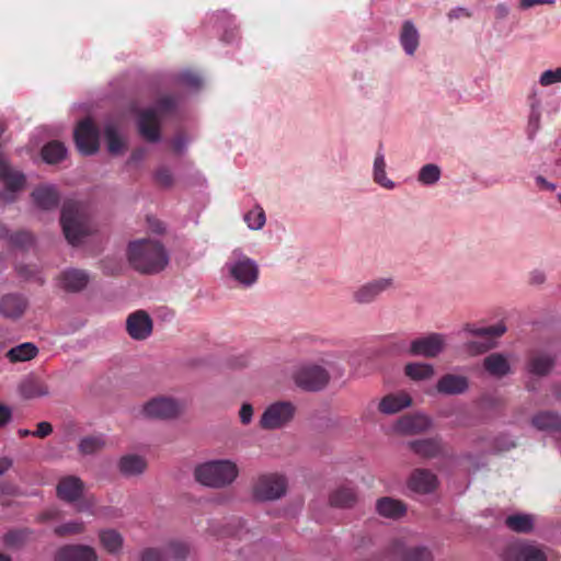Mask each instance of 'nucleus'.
<instances>
[{
  "instance_id": "1",
  "label": "nucleus",
  "mask_w": 561,
  "mask_h": 561,
  "mask_svg": "<svg viewBox=\"0 0 561 561\" xmlns=\"http://www.w3.org/2000/svg\"><path fill=\"white\" fill-rule=\"evenodd\" d=\"M127 257L133 268L141 274H157L169 264L164 245L154 239H138L129 242Z\"/></svg>"
},
{
  "instance_id": "2",
  "label": "nucleus",
  "mask_w": 561,
  "mask_h": 561,
  "mask_svg": "<svg viewBox=\"0 0 561 561\" xmlns=\"http://www.w3.org/2000/svg\"><path fill=\"white\" fill-rule=\"evenodd\" d=\"M60 224L66 239L72 245L79 244L85 236L92 232L85 206L76 201L69 199L64 203Z\"/></svg>"
},
{
  "instance_id": "3",
  "label": "nucleus",
  "mask_w": 561,
  "mask_h": 561,
  "mask_svg": "<svg viewBox=\"0 0 561 561\" xmlns=\"http://www.w3.org/2000/svg\"><path fill=\"white\" fill-rule=\"evenodd\" d=\"M238 474V466L228 459L206 461L198 465L194 470L197 482L215 489L230 485Z\"/></svg>"
},
{
  "instance_id": "4",
  "label": "nucleus",
  "mask_w": 561,
  "mask_h": 561,
  "mask_svg": "<svg viewBox=\"0 0 561 561\" xmlns=\"http://www.w3.org/2000/svg\"><path fill=\"white\" fill-rule=\"evenodd\" d=\"M228 270L230 276L244 287L255 284L260 274L256 262L238 251H233Z\"/></svg>"
},
{
  "instance_id": "5",
  "label": "nucleus",
  "mask_w": 561,
  "mask_h": 561,
  "mask_svg": "<svg viewBox=\"0 0 561 561\" xmlns=\"http://www.w3.org/2000/svg\"><path fill=\"white\" fill-rule=\"evenodd\" d=\"M287 490V480L278 473H266L257 478L253 486V496L259 501L280 499Z\"/></svg>"
},
{
  "instance_id": "6",
  "label": "nucleus",
  "mask_w": 561,
  "mask_h": 561,
  "mask_svg": "<svg viewBox=\"0 0 561 561\" xmlns=\"http://www.w3.org/2000/svg\"><path fill=\"white\" fill-rule=\"evenodd\" d=\"M330 380L329 373L319 365H305L295 374L296 385L307 391H319Z\"/></svg>"
},
{
  "instance_id": "7",
  "label": "nucleus",
  "mask_w": 561,
  "mask_h": 561,
  "mask_svg": "<svg viewBox=\"0 0 561 561\" xmlns=\"http://www.w3.org/2000/svg\"><path fill=\"white\" fill-rule=\"evenodd\" d=\"M73 138L78 150L84 156L93 154L99 149V129L89 117L77 125Z\"/></svg>"
},
{
  "instance_id": "8",
  "label": "nucleus",
  "mask_w": 561,
  "mask_h": 561,
  "mask_svg": "<svg viewBox=\"0 0 561 561\" xmlns=\"http://www.w3.org/2000/svg\"><path fill=\"white\" fill-rule=\"evenodd\" d=\"M295 414V407L290 402H276L271 404L262 414L260 425L265 430L284 426Z\"/></svg>"
},
{
  "instance_id": "9",
  "label": "nucleus",
  "mask_w": 561,
  "mask_h": 561,
  "mask_svg": "<svg viewBox=\"0 0 561 561\" xmlns=\"http://www.w3.org/2000/svg\"><path fill=\"white\" fill-rule=\"evenodd\" d=\"M463 330L473 335L481 336L484 339L483 342L468 343V350L473 353H484L494 346L492 340L503 335L506 331V327L503 323L481 328H476L472 324H466Z\"/></svg>"
},
{
  "instance_id": "10",
  "label": "nucleus",
  "mask_w": 561,
  "mask_h": 561,
  "mask_svg": "<svg viewBox=\"0 0 561 561\" xmlns=\"http://www.w3.org/2000/svg\"><path fill=\"white\" fill-rule=\"evenodd\" d=\"M180 412V404L175 400L165 397L153 398L142 407V414L148 419H174Z\"/></svg>"
},
{
  "instance_id": "11",
  "label": "nucleus",
  "mask_w": 561,
  "mask_h": 561,
  "mask_svg": "<svg viewBox=\"0 0 561 561\" xmlns=\"http://www.w3.org/2000/svg\"><path fill=\"white\" fill-rule=\"evenodd\" d=\"M444 335L439 333H431L426 336L413 340L410 344L409 353L413 356L434 358L438 356L444 351Z\"/></svg>"
},
{
  "instance_id": "12",
  "label": "nucleus",
  "mask_w": 561,
  "mask_h": 561,
  "mask_svg": "<svg viewBox=\"0 0 561 561\" xmlns=\"http://www.w3.org/2000/svg\"><path fill=\"white\" fill-rule=\"evenodd\" d=\"M504 561H547V557L538 547L524 541L508 545L503 554Z\"/></svg>"
},
{
  "instance_id": "13",
  "label": "nucleus",
  "mask_w": 561,
  "mask_h": 561,
  "mask_svg": "<svg viewBox=\"0 0 561 561\" xmlns=\"http://www.w3.org/2000/svg\"><path fill=\"white\" fill-rule=\"evenodd\" d=\"M389 553L401 561H432V551L424 546H407L401 540H394Z\"/></svg>"
},
{
  "instance_id": "14",
  "label": "nucleus",
  "mask_w": 561,
  "mask_h": 561,
  "mask_svg": "<svg viewBox=\"0 0 561 561\" xmlns=\"http://www.w3.org/2000/svg\"><path fill=\"white\" fill-rule=\"evenodd\" d=\"M140 136L149 142H157L160 139V118L154 108H146L139 112L137 119Z\"/></svg>"
},
{
  "instance_id": "15",
  "label": "nucleus",
  "mask_w": 561,
  "mask_h": 561,
  "mask_svg": "<svg viewBox=\"0 0 561 561\" xmlns=\"http://www.w3.org/2000/svg\"><path fill=\"white\" fill-rule=\"evenodd\" d=\"M126 330L131 339L146 340L152 332V320L146 311L137 310L128 316Z\"/></svg>"
},
{
  "instance_id": "16",
  "label": "nucleus",
  "mask_w": 561,
  "mask_h": 561,
  "mask_svg": "<svg viewBox=\"0 0 561 561\" xmlns=\"http://www.w3.org/2000/svg\"><path fill=\"white\" fill-rule=\"evenodd\" d=\"M392 286V278H378L371 282H368L360 287H358L354 294L353 298L358 304H370L373 302L381 293L386 291Z\"/></svg>"
},
{
  "instance_id": "17",
  "label": "nucleus",
  "mask_w": 561,
  "mask_h": 561,
  "mask_svg": "<svg viewBox=\"0 0 561 561\" xmlns=\"http://www.w3.org/2000/svg\"><path fill=\"white\" fill-rule=\"evenodd\" d=\"M98 556L93 548L83 545H66L59 548L54 561H96Z\"/></svg>"
},
{
  "instance_id": "18",
  "label": "nucleus",
  "mask_w": 561,
  "mask_h": 561,
  "mask_svg": "<svg viewBox=\"0 0 561 561\" xmlns=\"http://www.w3.org/2000/svg\"><path fill=\"white\" fill-rule=\"evenodd\" d=\"M358 502L357 489L351 483H344L331 491L329 504L336 508H352Z\"/></svg>"
},
{
  "instance_id": "19",
  "label": "nucleus",
  "mask_w": 561,
  "mask_h": 561,
  "mask_svg": "<svg viewBox=\"0 0 561 561\" xmlns=\"http://www.w3.org/2000/svg\"><path fill=\"white\" fill-rule=\"evenodd\" d=\"M408 486L416 493H431L437 486V477L427 469H415L408 480Z\"/></svg>"
},
{
  "instance_id": "20",
  "label": "nucleus",
  "mask_w": 561,
  "mask_h": 561,
  "mask_svg": "<svg viewBox=\"0 0 561 561\" xmlns=\"http://www.w3.org/2000/svg\"><path fill=\"white\" fill-rule=\"evenodd\" d=\"M59 285L70 293H78L84 289L90 280L89 274L79 268H68L60 273Z\"/></svg>"
},
{
  "instance_id": "21",
  "label": "nucleus",
  "mask_w": 561,
  "mask_h": 561,
  "mask_svg": "<svg viewBox=\"0 0 561 561\" xmlns=\"http://www.w3.org/2000/svg\"><path fill=\"white\" fill-rule=\"evenodd\" d=\"M27 307L26 299L16 294H8L0 299V313L7 319H19L23 316Z\"/></svg>"
},
{
  "instance_id": "22",
  "label": "nucleus",
  "mask_w": 561,
  "mask_h": 561,
  "mask_svg": "<svg viewBox=\"0 0 561 561\" xmlns=\"http://www.w3.org/2000/svg\"><path fill=\"white\" fill-rule=\"evenodd\" d=\"M469 388L467 377L455 374H446L439 378L436 389L443 394H461Z\"/></svg>"
},
{
  "instance_id": "23",
  "label": "nucleus",
  "mask_w": 561,
  "mask_h": 561,
  "mask_svg": "<svg viewBox=\"0 0 561 561\" xmlns=\"http://www.w3.org/2000/svg\"><path fill=\"white\" fill-rule=\"evenodd\" d=\"M554 365V358L540 351H533L529 353L526 368L528 373L536 376H547Z\"/></svg>"
},
{
  "instance_id": "24",
  "label": "nucleus",
  "mask_w": 561,
  "mask_h": 561,
  "mask_svg": "<svg viewBox=\"0 0 561 561\" xmlns=\"http://www.w3.org/2000/svg\"><path fill=\"white\" fill-rule=\"evenodd\" d=\"M32 197L37 207L43 210H51L57 208L60 196L53 185H42L32 192Z\"/></svg>"
},
{
  "instance_id": "25",
  "label": "nucleus",
  "mask_w": 561,
  "mask_h": 561,
  "mask_svg": "<svg viewBox=\"0 0 561 561\" xmlns=\"http://www.w3.org/2000/svg\"><path fill=\"white\" fill-rule=\"evenodd\" d=\"M83 491V482L75 476L62 478L57 485V495L59 499L67 502H75L78 500Z\"/></svg>"
},
{
  "instance_id": "26",
  "label": "nucleus",
  "mask_w": 561,
  "mask_h": 561,
  "mask_svg": "<svg viewBox=\"0 0 561 561\" xmlns=\"http://www.w3.org/2000/svg\"><path fill=\"white\" fill-rule=\"evenodd\" d=\"M410 449L423 458H435L443 451L442 439L438 437L416 439L409 443Z\"/></svg>"
},
{
  "instance_id": "27",
  "label": "nucleus",
  "mask_w": 561,
  "mask_h": 561,
  "mask_svg": "<svg viewBox=\"0 0 561 561\" xmlns=\"http://www.w3.org/2000/svg\"><path fill=\"white\" fill-rule=\"evenodd\" d=\"M412 404L411 397L405 392L390 393L381 399L378 410L383 414H394Z\"/></svg>"
},
{
  "instance_id": "28",
  "label": "nucleus",
  "mask_w": 561,
  "mask_h": 561,
  "mask_svg": "<svg viewBox=\"0 0 561 561\" xmlns=\"http://www.w3.org/2000/svg\"><path fill=\"white\" fill-rule=\"evenodd\" d=\"M431 420L423 414L405 415L398 421V428L404 433H422L428 430Z\"/></svg>"
},
{
  "instance_id": "29",
  "label": "nucleus",
  "mask_w": 561,
  "mask_h": 561,
  "mask_svg": "<svg viewBox=\"0 0 561 561\" xmlns=\"http://www.w3.org/2000/svg\"><path fill=\"white\" fill-rule=\"evenodd\" d=\"M484 369L493 377L502 378L510 374L511 367L506 357L501 353H492L483 359Z\"/></svg>"
},
{
  "instance_id": "30",
  "label": "nucleus",
  "mask_w": 561,
  "mask_h": 561,
  "mask_svg": "<svg viewBox=\"0 0 561 561\" xmlns=\"http://www.w3.org/2000/svg\"><path fill=\"white\" fill-rule=\"evenodd\" d=\"M0 179L3 180L5 187L11 192L20 191L25 184V176L13 170L4 160H0Z\"/></svg>"
},
{
  "instance_id": "31",
  "label": "nucleus",
  "mask_w": 561,
  "mask_h": 561,
  "mask_svg": "<svg viewBox=\"0 0 561 561\" xmlns=\"http://www.w3.org/2000/svg\"><path fill=\"white\" fill-rule=\"evenodd\" d=\"M119 471L125 477L141 474L147 468V461L138 455H126L119 459Z\"/></svg>"
},
{
  "instance_id": "32",
  "label": "nucleus",
  "mask_w": 561,
  "mask_h": 561,
  "mask_svg": "<svg viewBox=\"0 0 561 561\" xmlns=\"http://www.w3.org/2000/svg\"><path fill=\"white\" fill-rule=\"evenodd\" d=\"M377 512L387 518H399L405 514V505L392 497H381L376 504Z\"/></svg>"
},
{
  "instance_id": "33",
  "label": "nucleus",
  "mask_w": 561,
  "mask_h": 561,
  "mask_svg": "<svg viewBox=\"0 0 561 561\" xmlns=\"http://www.w3.org/2000/svg\"><path fill=\"white\" fill-rule=\"evenodd\" d=\"M38 354V347L32 342L21 343L5 354L10 363L27 362L35 358Z\"/></svg>"
},
{
  "instance_id": "34",
  "label": "nucleus",
  "mask_w": 561,
  "mask_h": 561,
  "mask_svg": "<svg viewBox=\"0 0 561 561\" xmlns=\"http://www.w3.org/2000/svg\"><path fill=\"white\" fill-rule=\"evenodd\" d=\"M400 43L408 55H413L419 47V33L411 21H405L400 33Z\"/></svg>"
},
{
  "instance_id": "35",
  "label": "nucleus",
  "mask_w": 561,
  "mask_h": 561,
  "mask_svg": "<svg viewBox=\"0 0 561 561\" xmlns=\"http://www.w3.org/2000/svg\"><path fill=\"white\" fill-rule=\"evenodd\" d=\"M531 423L539 431L557 432L561 430V415L553 412H540L533 417Z\"/></svg>"
},
{
  "instance_id": "36",
  "label": "nucleus",
  "mask_w": 561,
  "mask_h": 561,
  "mask_svg": "<svg viewBox=\"0 0 561 561\" xmlns=\"http://www.w3.org/2000/svg\"><path fill=\"white\" fill-rule=\"evenodd\" d=\"M505 525L512 531L527 534L534 528V518L528 514H513L505 518Z\"/></svg>"
},
{
  "instance_id": "37",
  "label": "nucleus",
  "mask_w": 561,
  "mask_h": 561,
  "mask_svg": "<svg viewBox=\"0 0 561 561\" xmlns=\"http://www.w3.org/2000/svg\"><path fill=\"white\" fill-rule=\"evenodd\" d=\"M24 399H35L48 393L47 386L38 379L30 378L24 380L19 388Z\"/></svg>"
},
{
  "instance_id": "38",
  "label": "nucleus",
  "mask_w": 561,
  "mask_h": 561,
  "mask_svg": "<svg viewBox=\"0 0 561 561\" xmlns=\"http://www.w3.org/2000/svg\"><path fill=\"white\" fill-rule=\"evenodd\" d=\"M67 149L65 145L58 140H53L42 148V158L49 164H55L65 159Z\"/></svg>"
},
{
  "instance_id": "39",
  "label": "nucleus",
  "mask_w": 561,
  "mask_h": 561,
  "mask_svg": "<svg viewBox=\"0 0 561 561\" xmlns=\"http://www.w3.org/2000/svg\"><path fill=\"white\" fill-rule=\"evenodd\" d=\"M100 541L103 546V548L108 552V553H117L118 551H121L122 547H123V537L122 535L114 530V529H105V530H102L100 531Z\"/></svg>"
},
{
  "instance_id": "40",
  "label": "nucleus",
  "mask_w": 561,
  "mask_h": 561,
  "mask_svg": "<svg viewBox=\"0 0 561 561\" xmlns=\"http://www.w3.org/2000/svg\"><path fill=\"white\" fill-rule=\"evenodd\" d=\"M404 371L412 380H426L433 377L434 367L425 363H410L405 365Z\"/></svg>"
},
{
  "instance_id": "41",
  "label": "nucleus",
  "mask_w": 561,
  "mask_h": 561,
  "mask_svg": "<svg viewBox=\"0 0 561 561\" xmlns=\"http://www.w3.org/2000/svg\"><path fill=\"white\" fill-rule=\"evenodd\" d=\"M374 181L388 190H392L394 187V183L386 176V162L381 152L376 154L374 161Z\"/></svg>"
},
{
  "instance_id": "42",
  "label": "nucleus",
  "mask_w": 561,
  "mask_h": 561,
  "mask_svg": "<svg viewBox=\"0 0 561 561\" xmlns=\"http://www.w3.org/2000/svg\"><path fill=\"white\" fill-rule=\"evenodd\" d=\"M104 446L105 439L102 435L85 436L79 443V451L83 455H92L102 450Z\"/></svg>"
},
{
  "instance_id": "43",
  "label": "nucleus",
  "mask_w": 561,
  "mask_h": 561,
  "mask_svg": "<svg viewBox=\"0 0 561 561\" xmlns=\"http://www.w3.org/2000/svg\"><path fill=\"white\" fill-rule=\"evenodd\" d=\"M31 535L28 528L11 530L4 535L3 542L9 548H20L28 541Z\"/></svg>"
},
{
  "instance_id": "44",
  "label": "nucleus",
  "mask_w": 561,
  "mask_h": 561,
  "mask_svg": "<svg viewBox=\"0 0 561 561\" xmlns=\"http://www.w3.org/2000/svg\"><path fill=\"white\" fill-rule=\"evenodd\" d=\"M163 551L167 557V561L170 559L173 560H183L188 556L190 548L183 541H170L164 548Z\"/></svg>"
},
{
  "instance_id": "45",
  "label": "nucleus",
  "mask_w": 561,
  "mask_h": 561,
  "mask_svg": "<svg viewBox=\"0 0 561 561\" xmlns=\"http://www.w3.org/2000/svg\"><path fill=\"white\" fill-rule=\"evenodd\" d=\"M440 178V169L433 163L425 164L419 172L417 180L424 185H433Z\"/></svg>"
},
{
  "instance_id": "46",
  "label": "nucleus",
  "mask_w": 561,
  "mask_h": 561,
  "mask_svg": "<svg viewBox=\"0 0 561 561\" xmlns=\"http://www.w3.org/2000/svg\"><path fill=\"white\" fill-rule=\"evenodd\" d=\"M178 106V98L174 95H162L159 98L156 102V106L153 107L156 110V113L158 117L164 116L168 114H171L175 111Z\"/></svg>"
},
{
  "instance_id": "47",
  "label": "nucleus",
  "mask_w": 561,
  "mask_h": 561,
  "mask_svg": "<svg viewBox=\"0 0 561 561\" xmlns=\"http://www.w3.org/2000/svg\"><path fill=\"white\" fill-rule=\"evenodd\" d=\"M105 138L111 153L118 154L123 151L125 144L113 126H106Z\"/></svg>"
},
{
  "instance_id": "48",
  "label": "nucleus",
  "mask_w": 561,
  "mask_h": 561,
  "mask_svg": "<svg viewBox=\"0 0 561 561\" xmlns=\"http://www.w3.org/2000/svg\"><path fill=\"white\" fill-rule=\"evenodd\" d=\"M244 220L250 229L259 230L265 224V213L262 207L257 206L245 214Z\"/></svg>"
},
{
  "instance_id": "49",
  "label": "nucleus",
  "mask_w": 561,
  "mask_h": 561,
  "mask_svg": "<svg viewBox=\"0 0 561 561\" xmlns=\"http://www.w3.org/2000/svg\"><path fill=\"white\" fill-rule=\"evenodd\" d=\"M84 530V525L82 522H68L66 524L59 525L54 529V533L58 537H67L70 535L81 534Z\"/></svg>"
},
{
  "instance_id": "50",
  "label": "nucleus",
  "mask_w": 561,
  "mask_h": 561,
  "mask_svg": "<svg viewBox=\"0 0 561 561\" xmlns=\"http://www.w3.org/2000/svg\"><path fill=\"white\" fill-rule=\"evenodd\" d=\"M140 561H167L163 549L146 548L140 553Z\"/></svg>"
},
{
  "instance_id": "51",
  "label": "nucleus",
  "mask_w": 561,
  "mask_h": 561,
  "mask_svg": "<svg viewBox=\"0 0 561 561\" xmlns=\"http://www.w3.org/2000/svg\"><path fill=\"white\" fill-rule=\"evenodd\" d=\"M561 82V68L554 70H546L541 73L539 83L543 87Z\"/></svg>"
},
{
  "instance_id": "52",
  "label": "nucleus",
  "mask_w": 561,
  "mask_h": 561,
  "mask_svg": "<svg viewBox=\"0 0 561 561\" xmlns=\"http://www.w3.org/2000/svg\"><path fill=\"white\" fill-rule=\"evenodd\" d=\"M154 179L163 187H169L173 183L172 172L167 167H161L156 171Z\"/></svg>"
},
{
  "instance_id": "53",
  "label": "nucleus",
  "mask_w": 561,
  "mask_h": 561,
  "mask_svg": "<svg viewBox=\"0 0 561 561\" xmlns=\"http://www.w3.org/2000/svg\"><path fill=\"white\" fill-rule=\"evenodd\" d=\"M179 81L191 88H198L202 84L201 77L193 71H183L179 76Z\"/></svg>"
},
{
  "instance_id": "54",
  "label": "nucleus",
  "mask_w": 561,
  "mask_h": 561,
  "mask_svg": "<svg viewBox=\"0 0 561 561\" xmlns=\"http://www.w3.org/2000/svg\"><path fill=\"white\" fill-rule=\"evenodd\" d=\"M10 240L16 245L26 247L33 242V237L28 232L21 231L10 236Z\"/></svg>"
},
{
  "instance_id": "55",
  "label": "nucleus",
  "mask_w": 561,
  "mask_h": 561,
  "mask_svg": "<svg viewBox=\"0 0 561 561\" xmlns=\"http://www.w3.org/2000/svg\"><path fill=\"white\" fill-rule=\"evenodd\" d=\"M53 433V425L49 422L43 421L37 423L36 430L33 431L32 436L45 438Z\"/></svg>"
},
{
  "instance_id": "56",
  "label": "nucleus",
  "mask_w": 561,
  "mask_h": 561,
  "mask_svg": "<svg viewBox=\"0 0 561 561\" xmlns=\"http://www.w3.org/2000/svg\"><path fill=\"white\" fill-rule=\"evenodd\" d=\"M242 424H249L253 416V408L250 403H243L239 412Z\"/></svg>"
},
{
  "instance_id": "57",
  "label": "nucleus",
  "mask_w": 561,
  "mask_h": 561,
  "mask_svg": "<svg viewBox=\"0 0 561 561\" xmlns=\"http://www.w3.org/2000/svg\"><path fill=\"white\" fill-rule=\"evenodd\" d=\"M186 139L183 134H178L171 141L172 149L175 153L181 154L185 148Z\"/></svg>"
},
{
  "instance_id": "58",
  "label": "nucleus",
  "mask_w": 561,
  "mask_h": 561,
  "mask_svg": "<svg viewBox=\"0 0 561 561\" xmlns=\"http://www.w3.org/2000/svg\"><path fill=\"white\" fill-rule=\"evenodd\" d=\"M556 0H520L519 7L524 10L540 4H554Z\"/></svg>"
},
{
  "instance_id": "59",
  "label": "nucleus",
  "mask_w": 561,
  "mask_h": 561,
  "mask_svg": "<svg viewBox=\"0 0 561 561\" xmlns=\"http://www.w3.org/2000/svg\"><path fill=\"white\" fill-rule=\"evenodd\" d=\"M12 417V411L9 407L0 404V428L10 422Z\"/></svg>"
},
{
  "instance_id": "60",
  "label": "nucleus",
  "mask_w": 561,
  "mask_h": 561,
  "mask_svg": "<svg viewBox=\"0 0 561 561\" xmlns=\"http://www.w3.org/2000/svg\"><path fill=\"white\" fill-rule=\"evenodd\" d=\"M470 16H471L470 12L463 8H456L448 13L449 20L460 19V18H470Z\"/></svg>"
},
{
  "instance_id": "61",
  "label": "nucleus",
  "mask_w": 561,
  "mask_h": 561,
  "mask_svg": "<svg viewBox=\"0 0 561 561\" xmlns=\"http://www.w3.org/2000/svg\"><path fill=\"white\" fill-rule=\"evenodd\" d=\"M536 183L541 190H548V191H554L556 185L552 183H549L543 176L538 175L536 178Z\"/></svg>"
},
{
  "instance_id": "62",
  "label": "nucleus",
  "mask_w": 561,
  "mask_h": 561,
  "mask_svg": "<svg viewBox=\"0 0 561 561\" xmlns=\"http://www.w3.org/2000/svg\"><path fill=\"white\" fill-rule=\"evenodd\" d=\"M12 467V460L8 457L0 458V476L5 473Z\"/></svg>"
},
{
  "instance_id": "63",
  "label": "nucleus",
  "mask_w": 561,
  "mask_h": 561,
  "mask_svg": "<svg viewBox=\"0 0 561 561\" xmlns=\"http://www.w3.org/2000/svg\"><path fill=\"white\" fill-rule=\"evenodd\" d=\"M531 283L534 284H541L545 280V275L541 272H534L531 274Z\"/></svg>"
},
{
  "instance_id": "64",
  "label": "nucleus",
  "mask_w": 561,
  "mask_h": 561,
  "mask_svg": "<svg viewBox=\"0 0 561 561\" xmlns=\"http://www.w3.org/2000/svg\"><path fill=\"white\" fill-rule=\"evenodd\" d=\"M55 516H56V512L48 511V512L43 513L39 516V519L44 522V520L53 519V518H55Z\"/></svg>"
}]
</instances>
